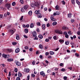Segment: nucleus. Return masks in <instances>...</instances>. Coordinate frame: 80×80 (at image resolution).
<instances>
[{"instance_id": "c85d7f7f", "label": "nucleus", "mask_w": 80, "mask_h": 80, "mask_svg": "<svg viewBox=\"0 0 80 80\" xmlns=\"http://www.w3.org/2000/svg\"><path fill=\"white\" fill-rule=\"evenodd\" d=\"M18 69L17 68H14V72L17 73L18 72Z\"/></svg>"}, {"instance_id": "052dcab7", "label": "nucleus", "mask_w": 80, "mask_h": 80, "mask_svg": "<svg viewBox=\"0 0 80 80\" xmlns=\"http://www.w3.org/2000/svg\"><path fill=\"white\" fill-rule=\"evenodd\" d=\"M75 20L74 19H71V22L72 23H73L74 22Z\"/></svg>"}, {"instance_id": "412c9836", "label": "nucleus", "mask_w": 80, "mask_h": 80, "mask_svg": "<svg viewBox=\"0 0 80 80\" xmlns=\"http://www.w3.org/2000/svg\"><path fill=\"white\" fill-rule=\"evenodd\" d=\"M38 37L40 39H42V38H43V36H42V35L41 34H39L38 36Z\"/></svg>"}, {"instance_id": "8fccbe9b", "label": "nucleus", "mask_w": 80, "mask_h": 80, "mask_svg": "<svg viewBox=\"0 0 80 80\" xmlns=\"http://www.w3.org/2000/svg\"><path fill=\"white\" fill-rule=\"evenodd\" d=\"M23 16H21V18H20V20L21 21H22V20L23 19Z\"/></svg>"}, {"instance_id": "864d4df0", "label": "nucleus", "mask_w": 80, "mask_h": 80, "mask_svg": "<svg viewBox=\"0 0 80 80\" xmlns=\"http://www.w3.org/2000/svg\"><path fill=\"white\" fill-rule=\"evenodd\" d=\"M16 80H21L20 79V77H17V78H16Z\"/></svg>"}, {"instance_id": "6e6d98bb", "label": "nucleus", "mask_w": 80, "mask_h": 80, "mask_svg": "<svg viewBox=\"0 0 80 80\" xmlns=\"http://www.w3.org/2000/svg\"><path fill=\"white\" fill-rule=\"evenodd\" d=\"M29 27V24H27L26 25V27L27 28H28Z\"/></svg>"}, {"instance_id": "ddd939ff", "label": "nucleus", "mask_w": 80, "mask_h": 80, "mask_svg": "<svg viewBox=\"0 0 80 80\" xmlns=\"http://www.w3.org/2000/svg\"><path fill=\"white\" fill-rule=\"evenodd\" d=\"M59 42L61 44H62L64 42V40H63L62 39H59Z\"/></svg>"}, {"instance_id": "423d86ee", "label": "nucleus", "mask_w": 80, "mask_h": 80, "mask_svg": "<svg viewBox=\"0 0 80 80\" xmlns=\"http://www.w3.org/2000/svg\"><path fill=\"white\" fill-rule=\"evenodd\" d=\"M62 30H68L69 27H67L66 26H62Z\"/></svg>"}, {"instance_id": "2f4dec72", "label": "nucleus", "mask_w": 80, "mask_h": 80, "mask_svg": "<svg viewBox=\"0 0 80 80\" xmlns=\"http://www.w3.org/2000/svg\"><path fill=\"white\" fill-rule=\"evenodd\" d=\"M68 34L69 35H72V32H71V31H69L68 32Z\"/></svg>"}, {"instance_id": "338daca9", "label": "nucleus", "mask_w": 80, "mask_h": 80, "mask_svg": "<svg viewBox=\"0 0 80 80\" xmlns=\"http://www.w3.org/2000/svg\"><path fill=\"white\" fill-rule=\"evenodd\" d=\"M10 12H7V16L8 15H10Z\"/></svg>"}, {"instance_id": "c9c22d12", "label": "nucleus", "mask_w": 80, "mask_h": 80, "mask_svg": "<svg viewBox=\"0 0 80 80\" xmlns=\"http://www.w3.org/2000/svg\"><path fill=\"white\" fill-rule=\"evenodd\" d=\"M52 58V56H49V55H48V59H51Z\"/></svg>"}, {"instance_id": "69168bd1", "label": "nucleus", "mask_w": 80, "mask_h": 80, "mask_svg": "<svg viewBox=\"0 0 80 80\" xmlns=\"http://www.w3.org/2000/svg\"><path fill=\"white\" fill-rule=\"evenodd\" d=\"M47 27H49L50 26V24L49 23H48V24H47Z\"/></svg>"}, {"instance_id": "e2e57ef3", "label": "nucleus", "mask_w": 80, "mask_h": 80, "mask_svg": "<svg viewBox=\"0 0 80 80\" xmlns=\"http://www.w3.org/2000/svg\"><path fill=\"white\" fill-rule=\"evenodd\" d=\"M28 79L27 80H29L30 79V75H28L27 77Z\"/></svg>"}, {"instance_id": "4d7b16f0", "label": "nucleus", "mask_w": 80, "mask_h": 80, "mask_svg": "<svg viewBox=\"0 0 80 80\" xmlns=\"http://www.w3.org/2000/svg\"><path fill=\"white\" fill-rule=\"evenodd\" d=\"M49 39H46L45 40V41L46 42H49Z\"/></svg>"}, {"instance_id": "4be33fe9", "label": "nucleus", "mask_w": 80, "mask_h": 80, "mask_svg": "<svg viewBox=\"0 0 80 80\" xmlns=\"http://www.w3.org/2000/svg\"><path fill=\"white\" fill-rule=\"evenodd\" d=\"M69 42L68 41H65V44L66 45H68L69 44Z\"/></svg>"}, {"instance_id": "bf43d9fd", "label": "nucleus", "mask_w": 80, "mask_h": 80, "mask_svg": "<svg viewBox=\"0 0 80 80\" xmlns=\"http://www.w3.org/2000/svg\"><path fill=\"white\" fill-rule=\"evenodd\" d=\"M63 78H64V80H66L67 79V77H64Z\"/></svg>"}, {"instance_id": "dca6fc26", "label": "nucleus", "mask_w": 80, "mask_h": 80, "mask_svg": "<svg viewBox=\"0 0 80 80\" xmlns=\"http://www.w3.org/2000/svg\"><path fill=\"white\" fill-rule=\"evenodd\" d=\"M28 5H25L24 7V8L25 10H26L27 8H28Z\"/></svg>"}, {"instance_id": "a878e982", "label": "nucleus", "mask_w": 80, "mask_h": 80, "mask_svg": "<svg viewBox=\"0 0 80 80\" xmlns=\"http://www.w3.org/2000/svg\"><path fill=\"white\" fill-rule=\"evenodd\" d=\"M76 2L77 3L78 5H80V2H79V1H78V0H76Z\"/></svg>"}, {"instance_id": "f704fd0d", "label": "nucleus", "mask_w": 80, "mask_h": 80, "mask_svg": "<svg viewBox=\"0 0 80 80\" xmlns=\"http://www.w3.org/2000/svg\"><path fill=\"white\" fill-rule=\"evenodd\" d=\"M16 4V3L15 2H13L12 3V6H15Z\"/></svg>"}, {"instance_id": "5fc2aeb1", "label": "nucleus", "mask_w": 80, "mask_h": 80, "mask_svg": "<svg viewBox=\"0 0 80 80\" xmlns=\"http://www.w3.org/2000/svg\"><path fill=\"white\" fill-rule=\"evenodd\" d=\"M3 2V0H0V5L2 4Z\"/></svg>"}, {"instance_id": "09e8293b", "label": "nucleus", "mask_w": 80, "mask_h": 80, "mask_svg": "<svg viewBox=\"0 0 80 80\" xmlns=\"http://www.w3.org/2000/svg\"><path fill=\"white\" fill-rule=\"evenodd\" d=\"M37 25H38V26H40L41 25V24L40 23V22H38L37 23Z\"/></svg>"}, {"instance_id": "a19ab883", "label": "nucleus", "mask_w": 80, "mask_h": 80, "mask_svg": "<svg viewBox=\"0 0 80 80\" xmlns=\"http://www.w3.org/2000/svg\"><path fill=\"white\" fill-rule=\"evenodd\" d=\"M77 34L78 35H80V31L79 30H78V32H77Z\"/></svg>"}, {"instance_id": "6e6552de", "label": "nucleus", "mask_w": 80, "mask_h": 80, "mask_svg": "<svg viewBox=\"0 0 80 80\" xmlns=\"http://www.w3.org/2000/svg\"><path fill=\"white\" fill-rule=\"evenodd\" d=\"M51 19L53 21H56V19L54 18L53 16H51L50 17Z\"/></svg>"}, {"instance_id": "c756f323", "label": "nucleus", "mask_w": 80, "mask_h": 80, "mask_svg": "<svg viewBox=\"0 0 80 80\" xmlns=\"http://www.w3.org/2000/svg\"><path fill=\"white\" fill-rule=\"evenodd\" d=\"M32 11H29V12H28V14H29L30 15H32Z\"/></svg>"}, {"instance_id": "0eeeda50", "label": "nucleus", "mask_w": 80, "mask_h": 80, "mask_svg": "<svg viewBox=\"0 0 80 80\" xmlns=\"http://www.w3.org/2000/svg\"><path fill=\"white\" fill-rule=\"evenodd\" d=\"M7 61L8 62H12V61H13L14 59L12 58H8L7 59Z\"/></svg>"}, {"instance_id": "4468645a", "label": "nucleus", "mask_w": 80, "mask_h": 80, "mask_svg": "<svg viewBox=\"0 0 80 80\" xmlns=\"http://www.w3.org/2000/svg\"><path fill=\"white\" fill-rule=\"evenodd\" d=\"M24 32H25L26 33H28L29 32L28 28H26L25 29Z\"/></svg>"}, {"instance_id": "b1692460", "label": "nucleus", "mask_w": 80, "mask_h": 80, "mask_svg": "<svg viewBox=\"0 0 80 80\" xmlns=\"http://www.w3.org/2000/svg\"><path fill=\"white\" fill-rule=\"evenodd\" d=\"M18 76L19 77H21L22 76V73L20 72H18Z\"/></svg>"}, {"instance_id": "ea45409f", "label": "nucleus", "mask_w": 80, "mask_h": 80, "mask_svg": "<svg viewBox=\"0 0 80 80\" xmlns=\"http://www.w3.org/2000/svg\"><path fill=\"white\" fill-rule=\"evenodd\" d=\"M20 2L22 4H23L24 3V1L23 0H20Z\"/></svg>"}, {"instance_id": "603ef678", "label": "nucleus", "mask_w": 80, "mask_h": 80, "mask_svg": "<svg viewBox=\"0 0 80 80\" xmlns=\"http://www.w3.org/2000/svg\"><path fill=\"white\" fill-rule=\"evenodd\" d=\"M11 75V72H9L8 77H10Z\"/></svg>"}, {"instance_id": "e433bc0d", "label": "nucleus", "mask_w": 80, "mask_h": 80, "mask_svg": "<svg viewBox=\"0 0 80 80\" xmlns=\"http://www.w3.org/2000/svg\"><path fill=\"white\" fill-rule=\"evenodd\" d=\"M53 38L54 40H56L57 39V37L56 36H54L53 37Z\"/></svg>"}, {"instance_id": "680f3d73", "label": "nucleus", "mask_w": 80, "mask_h": 80, "mask_svg": "<svg viewBox=\"0 0 80 80\" xmlns=\"http://www.w3.org/2000/svg\"><path fill=\"white\" fill-rule=\"evenodd\" d=\"M56 74L55 72H52V75H54V76H55Z\"/></svg>"}, {"instance_id": "393cba45", "label": "nucleus", "mask_w": 80, "mask_h": 80, "mask_svg": "<svg viewBox=\"0 0 80 80\" xmlns=\"http://www.w3.org/2000/svg\"><path fill=\"white\" fill-rule=\"evenodd\" d=\"M59 6H58V5H56L55 7L56 10H59Z\"/></svg>"}, {"instance_id": "13d9d810", "label": "nucleus", "mask_w": 80, "mask_h": 80, "mask_svg": "<svg viewBox=\"0 0 80 80\" xmlns=\"http://www.w3.org/2000/svg\"><path fill=\"white\" fill-rule=\"evenodd\" d=\"M68 69H69L70 70H71L72 69V67H68Z\"/></svg>"}, {"instance_id": "f3484780", "label": "nucleus", "mask_w": 80, "mask_h": 80, "mask_svg": "<svg viewBox=\"0 0 80 80\" xmlns=\"http://www.w3.org/2000/svg\"><path fill=\"white\" fill-rule=\"evenodd\" d=\"M42 30H44L45 29V24H43L42 26Z\"/></svg>"}, {"instance_id": "f03ea898", "label": "nucleus", "mask_w": 80, "mask_h": 80, "mask_svg": "<svg viewBox=\"0 0 80 80\" xmlns=\"http://www.w3.org/2000/svg\"><path fill=\"white\" fill-rule=\"evenodd\" d=\"M55 32L57 34H60V35H62L63 32L61 30H59V29H57V30H55Z\"/></svg>"}, {"instance_id": "7c9ffc66", "label": "nucleus", "mask_w": 80, "mask_h": 80, "mask_svg": "<svg viewBox=\"0 0 80 80\" xmlns=\"http://www.w3.org/2000/svg\"><path fill=\"white\" fill-rule=\"evenodd\" d=\"M68 18H71L72 17V14L71 13H69L68 15Z\"/></svg>"}, {"instance_id": "de8ad7c7", "label": "nucleus", "mask_w": 80, "mask_h": 80, "mask_svg": "<svg viewBox=\"0 0 80 80\" xmlns=\"http://www.w3.org/2000/svg\"><path fill=\"white\" fill-rule=\"evenodd\" d=\"M32 77L34 78V77H35V75H34V73H32Z\"/></svg>"}, {"instance_id": "39448f33", "label": "nucleus", "mask_w": 80, "mask_h": 80, "mask_svg": "<svg viewBox=\"0 0 80 80\" xmlns=\"http://www.w3.org/2000/svg\"><path fill=\"white\" fill-rule=\"evenodd\" d=\"M15 62L16 64V65L17 66H20L21 65V64L17 60H15Z\"/></svg>"}, {"instance_id": "c03bdc74", "label": "nucleus", "mask_w": 80, "mask_h": 80, "mask_svg": "<svg viewBox=\"0 0 80 80\" xmlns=\"http://www.w3.org/2000/svg\"><path fill=\"white\" fill-rule=\"evenodd\" d=\"M61 70L62 72H64V71H65V69L63 68H62L61 69Z\"/></svg>"}, {"instance_id": "774afa93", "label": "nucleus", "mask_w": 80, "mask_h": 80, "mask_svg": "<svg viewBox=\"0 0 80 80\" xmlns=\"http://www.w3.org/2000/svg\"><path fill=\"white\" fill-rule=\"evenodd\" d=\"M62 4L63 5H65V1H62Z\"/></svg>"}, {"instance_id": "0e129e2a", "label": "nucleus", "mask_w": 80, "mask_h": 80, "mask_svg": "<svg viewBox=\"0 0 80 80\" xmlns=\"http://www.w3.org/2000/svg\"><path fill=\"white\" fill-rule=\"evenodd\" d=\"M49 54V52H46V56H48V55Z\"/></svg>"}, {"instance_id": "a211bd4d", "label": "nucleus", "mask_w": 80, "mask_h": 80, "mask_svg": "<svg viewBox=\"0 0 80 80\" xmlns=\"http://www.w3.org/2000/svg\"><path fill=\"white\" fill-rule=\"evenodd\" d=\"M34 26V24L33 23H32V24H30V28H33Z\"/></svg>"}, {"instance_id": "37998d69", "label": "nucleus", "mask_w": 80, "mask_h": 80, "mask_svg": "<svg viewBox=\"0 0 80 80\" xmlns=\"http://www.w3.org/2000/svg\"><path fill=\"white\" fill-rule=\"evenodd\" d=\"M21 12H24V10L23 8H21Z\"/></svg>"}, {"instance_id": "f257e3e1", "label": "nucleus", "mask_w": 80, "mask_h": 80, "mask_svg": "<svg viewBox=\"0 0 80 80\" xmlns=\"http://www.w3.org/2000/svg\"><path fill=\"white\" fill-rule=\"evenodd\" d=\"M31 7H39V4L38 2H35V3H31Z\"/></svg>"}, {"instance_id": "5701e85b", "label": "nucleus", "mask_w": 80, "mask_h": 80, "mask_svg": "<svg viewBox=\"0 0 80 80\" xmlns=\"http://www.w3.org/2000/svg\"><path fill=\"white\" fill-rule=\"evenodd\" d=\"M49 53L50 54V55H52L54 54V52L50 51L49 52Z\"/></svg>"}, {"instance_id": "3c124183", "label": "nucleus", "mask_w": 80, "mask_h": 80, "mask_svg": "<svg viewBox=\"0 0 80 80\" xmlns=\"http://www.w3.org/2000/svg\"><path fill=\"white\" fill-rule=\"evenodd\" d=\"M23 36H24V38H28V36H26V35H25V34H24L23 35Z\"/></svg>"}, {"instance_id": "7ed1b4c3", "label": "nucleus", "mask_w": 80, "mask_h": 80, "mask_svg": "<svg viewBox=\"0 0 80 80\" xmlns=\"http://www.w3.org/2000/svg\"><path fill=\"white\" fill-rule=\"evenodd\" d=\"M11 3H7L5 5V7L7 8L8 10H10V8H11Z\"/></svg>"}, {"instance_id": "473e14b6", "label": "nucleus", "mask_w": 80, "mask_h": 80, "mask_svg": "<svg viewBox=\"0 0 80 80\" xmlns=\"http://www.w3.org/2000/svg\"><path fill=\"white\" fill-rule=\"evenodd\" d=\"M17 42H12V44H13V45H17Z\"/></svg>"}, {"instance_id": "6ab92c4d", "label": "nucleus", "mask_w": 80, "mask_h": 80, "mask_svg": "<svg viewBox=\"0 0 80 80\" xmlns=\"http://www.w3.org/2000/svg\"><path fill=\"white\" fill-rule=\"evenodd\" d=\"M32 34L33 36V37H35V36L36 35V32H32Z\"/></svg>"}, {"instance_id": "cd10ccee", "label": "nucleus", "mask_w": 80, "mask_h": 80, "mask_svg": "<svg viewBox=\"0 0 80 80\" xmlns=\"http://www.w3.org/2000/svg\"><path fill=\"white\" fill-rule=\"evenodd\" d=\"M35 14H38V13H39V11L38 10H36L35 12Z\"/></svg>"}, {"instance_id": "72a5a7b5", "label": "nucleus", "mask_w": 80, "mask_h": 80, "mask_svg": "<svg viewBox=\"0 0 80 80\" xmlns=\"http://www.w3.org/2000/svg\"><path fill=\"white\" fill-rule=\"evenodd\" d=\"M39 48H41V49H42L43 48V46H42V45H41V44H40V45H39Z\"/></svg>"}, {"instance_id": "58836bf2", "label": "nucleus", "mask_w": 80, "mask_h": 80, "mask_svg": "<svg viewBox=\"0 0 80 80\" xmlns=\"http://www.w3.org/2000/svg\"><path fill=\"white\" fill-rule=\"evenodd\" d=\"M57 22H54L52 23V25H56V24H57Z\"/></svg>"}, {"instance_id": "a18cd8bd", "label": "nucleus", "mask_w": 80, "mask_h": 80, "mask_svg": "<svg viewBox=\"0 0 80 80\" xmlns=\"http://www.w3.org/2000/svg\"><path fill=\"white\" fill-rule=\"evenodd\" d=\"M69 36V35H68V33L66 32V38H68Z\"/></svg>"}, {"instance_id": "1a4fd4ad", "label": "nucleus", "mask_w": 80, "mask_h": 80, "mask_svg": "<svg viewBox=\"0 0 80 80\" xmlns=\"http://www.w3.org/2000/svg\"><path fill=\"white\" fill-rule=\"evenodd\" d=\"M40 74L41 75L43 76V77H44L45 76V74L43 71H42L40 72Z\"/></svg>"}, {"instance_id": "2eb2a0df", "label": "nucleus", "mask_w": 80, "mask_h": 80, "mask_svg": "<svg viewBox=\"0 0 80 80\" xmlns=\"http://www.w3.org/2000/svg\"><path fill=\"white\" fill-rule=\"evenodd\" d=\"M9 32L11 35H13V33H14V31L12 30H10Z\"/></svg>"}, {"instance_id": "4c0bfd02", "label": "nucleus", "mask_w": 80, "mask_h": 80, "mask_svg": "<svg viewBox=\"0 0 80 80\" xmlns=\"http://www.w3.org/2000/svg\"><path fill=\"white\" fill-rule=\"evenodd\" d=\"M60 14V12H56V15H59Z\"/></svg>"}, {"instance_id": "aec40b11", "label": "nucleus", "mask_w": 80, "mask_h": 80, "mask_svg": "<svg viewBox=\"0 0 80 80\" xmlns=\"http://www.w3.org/2000/svg\"><path fill=\"white\" fill-rule=\"evenodd\" d=\"M38 38L37 36V32H36V35L35 36V37L34 39V40H38Z\"/></svg>"}, {"instance_id": "9d476101", "label": "nucleus", "mask_w": 80, "mask_h": 80, "mask_svg": "<svg viewBox=\"0 0 80 80\" xmlns=\"http://www.w3.org/2000/svg\"><path fill=\"white\" fill-rule=\"evenodd\" d=\"M24 71L26 73H28L30 71L29 68H24Z\"/></svg>"}, {"instance_id": "49530a36", "label": "nucleus", "mask_w": 80, "mask_h": 80, "mask_svg": "<svg viewBox=\"0 0 80 80\" xmlns=\"http://www.w3.org/2000/svg\"><path fill=\"white\" fill-rule=\"evenodd\" d=\"M63 34H64V35H65V38H66L67 32H63Z\"/></svg>"}, {"instance_id": "79ce46f5", "label": "nucleus", "mask_w": 80, "mask_h": 80, "mask_svg": "<svg viewBox=\"0 0 80 80\" xmlns=\"http://www.w3.org/2000/svg\"><path fill=\"white\" fill-rule=\"evenodd\" d=\"M75 56H77V57H79V54H78V53H75Z\"/></svg>"}, {"instance_id": "bb28decb", "label": "nucleus", "mask_w": 80, "mask_h": 80, "mask_svg": "<svg viewBox=\"0 0 80 80\" xmlns=\"http://www.w3.org/2000/svg\"><path fill=\"white\" fill-rule=\"evenodd\" d=\"M71 3L72 4H73V5H75V0H71Z\"/></svg>"}, {"instance_id": "f8f14e48", "label": "nucleus", "mask_w": 80, "mask_h": 80, "mask_svg": "<svg viewBox=\"0 0 80 80\" xmlns=\"http://www.w3.org/2000/svg\"><path fill=\"white\" fill-rule=\"evenodd\" d=\"M40 12L39 10L38 11V18H42V14L41 13H40V12Z\"/></svg>"}, {"instance_id": "20e7f679", "label": "nucleus", "mask_w": 80, "mask_h": 80, "mask_svg": "<svg viewBox=\"0 0 80 80\" xmlns=\"http://www.w3.org/2000/svg\"><path fill=\"white\" fill-rule=\"evenodd\" d=\"M2 57H3L4 58H8L10 57V55H6L5 53H3L2 54Z\"/></svg>"}, {"instance_id": "9b49d317", "label": "nucleus", "mask_w": 80, "mask_h": 80, "mask_svg": "<svg viewBox=\"0 0 80 80\" xmlns=\"http://www.w3.org/2000/svg\"><path fill=\"white\" fill-rule=\"evenodd\" d=\"M16 39L17 40L20 39V36L18 34H16Z\"/></svg>"}]
</instances>
